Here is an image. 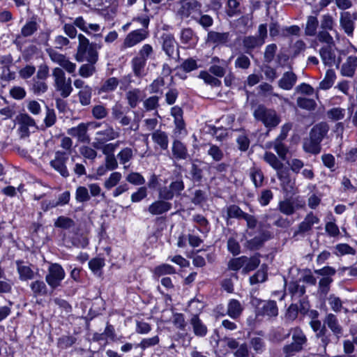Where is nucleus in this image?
<instances>
[{
    "mask_svg": "<svg viewBox=\"0 0 357 357\" xmlns=\"http://www.w3.org/2000/svg\"><path fill=\"white\" fill-rule=\"evenodd\" d=\"M52 76L56 91H58L63 98L69 96L73 91L71 79H67L63 70L59 68H55L53 70Z\"/></svg>",
    "mask_w": 357,
    "mask_h": 357,
    "instance_id": "f257e3e1",
    "label": "nucleus"
},
{
    "mask_svg": "<svg viewBox=\"0 0 357 357\" xmlns=\"http://www.w3.org/2000/svg\"><path fill=\"white\" fill-rule=\"evenodd\" d=\"M256 119L263 122L267 128L277 126L280 123V119L274 110L267 109L263 106H259L254 112Z\"/></svg>",
    "mask_w": 357,
    "mask_h": 357,
    "instance_id": "f03ea898",
    "label": "nucleus"
},
{
    "mask_svg": "<svg viewBox=\"0 0 357 357\" xmlns=\"http://www.w3.org/2000/svg\"><path fill=\"white\" fill-rule=\"evenodd\" d=\"M65 276V271L61 265L56 263L51 264L48 268L45 280L51 288L55 289L60 286Z\"/></svg>",
    "mask_w": 357,
    "mask_h": 357,
    "instance_id": "7ed1b4c3",
    "label": "nucleus"
},
{
    "mask_svg": "<svg viewBox=\"0 0 357 357\" xmlns=\"http://www.w3.org/2000/svg\"><path fill=\"white\" fill-rule=\"evenodd\" d=\"M292 335V342L284 348V352L287 355H291L294 352L302 349L303 345L306 342V337L303 331L299 328H294L291 331Z\"/></svg>",
    "mask_w": 357,
    "mask_h": 357,
    "instance_id": "20e7f679",
    "label": "nucleus"
},
{
    "mask_svg": "<svg viewBox=\"0 0 357 357\" xmlns=\"http://www.w3.org/2000/svg\"><path fill=\"white\" fill-rule=\"evenodd\" d=\"M18 130L22 137H26L31 132H34L36 126L34 120L25 114H20L17 118Z\"/></svg>",
    "mask_w": 357,
    "mask_h": 357,
    "instance_id": "39448f33",
    "label": "nucleus"
},
{
    "mask_svg": "<svg viewBox=\"0 0 357 357\" xmlns=\"http://www.w3.org/2000/svg\"><path fill=\"white\" fill-rule=\"evenodd\" d=\"M51 60L64 68L68 73H73L76 70V64L70 61L64 55L56 52L52 48L47 50Z\"/></svg>",
    "mask_w": 357,
    "mask_h": 357,
    "instance_id": "423d86ee",
    "label": "nucleus"
},
{
    "mask_svg": "<svg viewBox=\"0 0 357 357\" xmlns=\"http://www.w3.org/2000/svg\"><path fill=\"white\" fill-rule=\"evenodd\" d=\"M149 36L146 29H137L129 33L124 39L122 47L123 49L134 47L145 40Z\"/></svg>",
    "mask_w": 357,
    "mask_h": 357,
    "instance_id": "0eeeda50",
    "label": "nucleus"
},
{
    "mask_svg": "<svg viewBox=\"0 0 357 357\" xmlns=\"http://www.w3.org/2000/svg\"><path fill=\"white\" fill-rule=\"evenodd\" d=\"M88 125L79 123L77 126L68 130V134L72 137H76L79 142H89V137L87 135Z\"/></svg>",
    "mask_w": 357,
    "mask_h": 357,
    "instance_id": "6e6552de",
    "label": "nucleus"
},
{
    "mask_svg": "<svg viewBox=\"0 0 357 357\" xmlns=\"http://www.w3.org/2000/svg\"><path fill=\"white\" fill-rule=\"evenodd\" d=\"M278 178L280 181L281 187L286 193H293L294 191L295 183L289 177V172L287 169L280 171Z\"/></svg>",
    "mask_w": 357,
    "mask_h": 357,
    "instance_id": "1a4fd4ad",
    "label": "nucleus"
},
{
    "mask_svg": "<svg viewBox=\"0 0 357 357\" xmlns=\"http://www.w3.org/2000/svg\"><path fill=\"white\" fill-rule=\"evenodd\" d=\"M184 188L183 183L181 181L172 182L170 185V190L166 188L160 189L159 195L160 198L164 199H171L174 195L180 193Z\"/></svg>",
    "mask_w": 357,
    "mask_h": 357,
    "instance_id": "9d476101",
    "label": "nucleus"
},
{
    "mask_svg": "<svg viewBox=\"0 0 357 357\" xmlns=\"http://www.w3.org/2000/svg\"><path fill=\"white\" fill-rule=\"evenodd\" d=\"M65 154L61 152H56L54 159L50 162L51 166L63 176H68V172L65 165Z\"/></svg>",
    "mask_w": 357,
    "mask_h": 357,
    "instance_id": "9b49d317",
    "label": "nucleus"
},
{
    "mask_svg": "<svg viewBox=\"0 0 357 357\" xmlns=\"http://www.w3.org/2000/svg\"><path fill=\"white\" fill-rule=\"evenodd\" d=\"M357 68V56H349L343 63L340 73L342 76L351 77L355 74Z\"/></svg>",
    "mask_w": 357,
    "mask_h": 357,
    "instance_id": "f8f14e48",
    "label": "nucleus"
},
{
    "mask_svg": "<svg viewBox=\"0 0 357 357\" xmlns=\"http://www.w3.org/2000/svg\"><path fill=\"white\" fill-rule=\"evenodd\" d=\"M319 219L312 213H310L306 215L303 221L299 225L298 232H307L312 229V227L318 225Z\"/></svg>",
    "mask_w": 357,
    "mask_h": 357,
    "instance_id": "ddd939ff",
    "label": "nucleus"
},
{
    "mask_svg": "<svg viewBox=\"0 0 357 357\" xmlns=\"http://www.w3.org/2000/svg\"><path fill=\"white\" fill-rule=\"evenodd\" d=\"M340 22L341 26L344 30L346 33L348 35L352 34L354 31V17L350 13H342Z\"/></svg>",
    "mask_w": 357,
    "mask_h": 357,
    "instance_id": "4468645a",
    "label": "nucleus"
},
{
    "mask_svg": "<svg viewBox=\"0 0 357 357\" xmlns=\"http://www.w3.org/2000/svg\"><path fill=\"white\" fill-rule=\"evenodd\" d=\"M296 76L292 72L284 73L279 81V86L284 90H290L296 82Z\"/></svg>",
    "mask_w": 357,
    "mask_h": 357,
    "instance_id": "2eb2a0df",
    "label": "nucleus"
},
{
    "mask_svg": "<svg viewBox=\"0 0 357 357\" xmlns=\"http://www.w3.org/2000/svg\"><path fill=\"white\" fill-rule=\"evenodd\" d=\"M243 307L240 302L235 299L229 301L227 305V314L232 319H237L240 317Z\"/></svg>",
    "mask_w": 357,
    "mask_h": 357,
    "instance_id": "dca6fc26",
    "label": "nucleus"
},
{
    "mask_svg": "<svg viewBox=\"0 0 357 357\" xmlns=\"http://www.w3.org/2000/svg\"><path fill=\"white\" fill-rule=\"evenodd\" d=\"M171 204L165 201H156L150 205L149 211L153 215H159L168 211Z\"/></svg>",
    "mask_w": 357,
    "mask_h": 357,
    "instance_id": "f3484780",
    "label": "nucleus"
},
{
    "mask_svg": "<svg viewBox=\"0 0 357 357\" xmlns=\"http://www.w3.org/2000/svg\"><path fill=\"white\" fill-rule=\"evenodd\" d=\"M228 33H218L215 31H210L207 36L206 41L208 43H213L215 45L225 44L228 41Z\"/></svg>",
    "mask_w": 357,
    "mask_h": 357,
    "instance_id": "a211bd4d",
    "label": "nucleus"
},
{
    "mask_svg": "<svg viewBox=\"0 0 357 357\" xmlns=\"http://www.w3.org/2000/svg\"><path fill=\"white\" fill-rule=\"evenodd\" d=\"M328 131V126L326 123H320L312 128L310 135L320 143Z\"/></svg>",
    "mask_w": 357,
    "mask_h": 357,
    "instance_id": "6ab92c4d",
    "label": "nucleus"
},
{
    "mask_svg": "<svg viewBox=\"0 0 357 357\" xmlns=\"http://www.w3.org/2000/svg\"><path fill=\"white\" fill-rule=\"evenodd\" d=\"M303 149L305 152L317 154L321 150L320 143L310 135L303 142Z\"/></svg>",
    "mask_w": 357,
    "mask_h": 357,
    "instance_id": "aec40b11",
    "label": "nucleus"
},
{
    "mask_svg": "<svg viewBox=\"0 0 357 357\" xmlns=\"http://www.w3.org/2000/svg\"><path fill=\"white\" fill-rule=\"evenodd\" d=\"M162 47L164 51L169 56L173 55L176 45V43L174 37L169 34H165L162 36Z\"/></svg>",
    "mask_w": 357,
    "mask_h": 357,
    "instance_id": "412c9836",
    "label": "nucleus"
},
{
    "mask_svg": "<svg viewBox=\"0 0 357 357\" xmlns=\"http://www.w3.org/2000/svg\"><path fill=\"white\" fill-rule=\"evenodd\" d=\"M264 159L270 166L276 170L277 174L280 171L285 169L283 168V164L277 158L275 154L271 152H266L264 155Z\"/></svg>",
    "mask_w": 357,
    "mask_h": 357,
    "instance_id": "4be33fe9",
    "label": "nucleus"
},
{
    "mask_svg": "<svg viewBox=\"0 0 357 357\" xmlns=\"http://www.w3.org/2000/svg\"><path fill=\"white\" fill-rule=\"evenodd\" d=\"M261 314L268 317H276L278 310L276 303L273 301L262 302Z\"/></svg>",
    "mask_w": 357,
    "mask_h": 357,
    "instance_id": "5701e85b",
    "label": "nucleus"
},
{
    "mask_svg": "<svg viewBox=\"0 0 357 357\" xmlns=\"http://www.w3.org/2000/svg\"><path fill=\"white\" fill-rule=\"evenodd\" d=\"M336 79V75L333 70H328L324 79L319 83V88L323 90L330 89Z\"/></svg>",
    "mask_w": 357,
    "mask_h": 357,
    "instance_id": "b1692460",
    "label": "nucleus"
},
{
    "mask_svg": "<svg viewBox=\"0 0 357 357\" xmlns=\"http://www.w3.org/2000/svg\"><path fill=\"white\" fill-rule=\"evenodd\" d=\"M17 272L21 280H28L33 278L34 273L29 266H26L21 262H17Z\"/></svg>",
    "mask_w": 357,
    "mask_h": 357,
    "instance_id": "393cba45",
    "label": "nucleus"
},
{
    "mask_svg": "<svg viewBox=\"0 0 357 357\" xmlns=\"http://www.w3.org/2000/svg\"><path fill=\"white\" fill-rule=\"evenodd\" d=\"M152 139L162 149L165 150L167 149L168 137L165 132L157 130L152 134Z\"/></svg>",
    "mask_w": 357,
    "mask_h": 357,
    "instance_id": "a878e982",
    "label": "nucleus"
},
{
    "mask_svg": "<svg viewBox=\"0 0 357 357\" xmlns=\"http://www.w3.org/2000/svg\"><path fill=\"white\" fill-rule=\"evenodd\" d=\"M320 56L325 65L333 66L335 63V56L331 52V47L321 48Z\"/></svg>",
    "mask_w": 357,
    "mask_h": 357,
    "instance_id": "bb28decb",
    "label": "nucleus"
},
{
    "mask_svg": "<svg viewBox=\"0 0 357 357\" xmlns=\"http://www.w3.org/2000/svg\"><path fill=\"white\" fill-rule=\"evenodd\" d=\"M325 323L335 335H339L342 333V328L338 324L337 319L334 314H328L326 318Z\"/></svg>",
    "mask_w": 357,
    "mask_h": 357,
    "instance_id": "cd10ccee",
    "label": "nucleus"
},
{
    "mask_svg": "<svg viewBox=\"0 0 357 357\" xmlns=\"http://www.w3.org/2000/svg\"><path fill=\"white\" fill-rule=\"evenodd\" d=\"M91 96L92 89L89 86H86L84 89L79 90L78 97L82 105H89L91 103Z\"/></svg>",
    "mask_w": 357,
    "mask_h": 357,
    "instance_id": "c85d7f7f",
    "label": "nucleus"
},
{
    "mask_svg": "<svg viewBox=\"0 0 357 357\" xmlns=\"http://www.w3.org/2000/svg\"><path fill=\"white\" fill-rule=\"evenodd\" d=\"M122 178V175L119 172H114L105 181L104 186L106 189L110 190L116 186Z\"/></svg>",
    "mask_w": 357,
    "mask_h": 357,
    "instance_id": "c756f323",
    "label": "nucleus"
},
{
    "mask_svg": "<svg viewBox=\"0 0 357 357\" xmlns=\"http://www.w3.org/2000/svg\"><path fill=\"white\" fill-rule=\"evenodd\" d=\"M267 278V267L266 266H261V268L250 278L251 284H255L259 282L266 281Z\"/></svg>",
    "mask_w": 357,
    "mask_h": 357,
    "instance_id": "7c9ffc66",
    "label": "nucleus"
},
{
    "mask_svg": "<svg viewBox=\"0 0 357 357\" xmlns=\"http://www.w3.org/2000/svg\"><path fill=\"white\" fill-rule=\"evenodd\" d=\"M171 114L174 118V123L177 128L180 130L184 128V123L183 121V112L179 107H174L171 109Z\"/></svg>",
    "mask_w": 357,
    "mask_h": 357,
    "instance_id": "2f4dec72",
    "label": "nucleus"
},
{
    "mask_svg": "<svg viewBox=\"0 0 357 357\" xmlns=\"http://www.w3.org/2000/svg\"><path fill=\"white\" fill-rule=\"evenodd\" d=\"M77 37L79 40V45L77 48V59L78 61H82V59H79L78 56H83L84 54H86L88 48L90 47L91 45H89V39L86 38L84 35L79 34Z\"/></svg>",
    "mask_w": 357,
    "mask_h": 357,
    "instance_id": "473e14b6",
    "label": "nucleus"
},
{
    "mask_svg": "<svg viewBox=\"0 0 357 357\" xmlns=\"http://www.w3.org/2000/svg\"><path fill=\"white\" fill-rule=\"evenodd\" d=\"M172 152L176 158L185 159L187 156V150L185 146L178 141L173 143Z\"/></svg>",
    "mask_w": 357,
    "mask_h": 357,
    "instance_id": "72a5a7b5",
    "label": "nucleus"
},
{
    "mask_svg": "<svg viewBox=\"0 0 357 357\" xmlns=\"http://www.w3.org/2000/svg\"><path fill=\"white\" fill-rule=\"evenodd\" d=\"M195 333L199 336H204L206 334V327L201 322L197 316H194L191 319Z\"/></svg>",
    "mask_w": 357,
    "mask_h": 357,
    "instance_id": "f704fd0d",
    "label": "nucleus"
},
{
    "mask_svg": "<svg viewBox=\"0 0 357 357\" xmlns=\"http://www.w3.org/2000/svg\"><path fill=\"white\" fill-rule=\"evenodd\" d=\"M143 98L142 93L138 89L129 91L127 93V99L132 107L137 106L138 102Z\"/></svg>",
    "mask_w": 357,
    "mask_h": 357,
    "instance_id": "c9c22d12",
    "label": "nucleus"
},
{
    "mask_svg": "<svg viewBox=\"0 0 357 357\" xmlns=\"http://www.w3.org/2000/svg\"><path fill=\"white\" fill-rule=\"evenodd\" d=\"M96 135L99 136V139L104 141L112 140L119 137V132L110 127L104 130L98 131Z\"/></svg>",
    "mask_w": 357,
    "mask_h": 357,
    "instance_id": "e433bc0d",
    "label": "nucleus"
},
{
    "mask_svg": "<svg viewBox=\"0 0 357 357\" xmlns=\"http://www.w3.org/2000/svg\"><path fill=\"white\" fill-rule=\"evenodd\" d=\"M105 266V261L101 258L92 259L89 262V266L91 271L96 275H100L101 273V269Z\"/></svg>",
    "mask_w": 357,
    "mask_h": 357,
    "instance_id": "4c0bfd02",
    "label": "nucleus"
},
{
    "mask_svg": "<svg viewBox=\"0 0 357 357\" xmlns=\"http://www.w3.org/2000/svg\"><path fill=\"white\" fill-rule=\"evenodd\" d=\"M30 287L35 296L44 295L47 292L46 285L43 281H35L31 284Z\"/></svg>",
    "mask_w": 357,
    "mask_h": 357,
    "instance_id": "58836bf2",
    "label": "nucleus"
},
{
    "mask_svg": "<svg viewBox=\"0 0 357 357\" xmlns=\"http://www.w3.org/2000/svg\"><path fill=\"white\" fill-rule=\"evenodd\" d=\"M318 26V20L316 17L310 16L307 18L305 33L309 36H314L316 33L317 28Z\"/></svg>",
    "mask_w": 357,
    "mask_h": 357,
    "instance_id": "ea45409f",
    "label": "nucleus"
},
{
    "mask_svg": "<svg viewBox=\"0 0 357 357\" xmlns=\"http://www.w3.org/2000/svg\"><path fill=\"white\" fill-rule=\"evenodd\" d=\"M327 115L331 120H341L345 116V109L341 107H333L327 112Z\"/></svg>",
    "mask_w": 357,
    "mask_h": 357,
    "instance_id": "a19ab883",
    "label": "nucleus"
},
{
    "mask_svg": "<svg viewBox=\"0 0 357 357\" xmlns=\"http://www.w3.org/2000/svg\"><path fill=\"white\" fill-rule=\"evenodd\" d=\"M246 261V257L243 256L238 258H234L229 261V268L233 271H238L240 268L243 269L245 262Z\"/></svg>",
    "mask_w": 357,
    "mask_h": 357,
    "instance_id": "79ce46f5",
    "label": "nucleus"
},
{
    "mask_svg": "<svg viewBox=\"0 0 357 357\" xmlns=\"http://www.w3.org/2000/svg\"><path fill=\"white\" fill-rule=\"evenodd\" d=\"M259 263L260 261L257 257H252L250 258L246 257V261L243 266V273H247L254 270L259 266Z\"/></svg>",
    "mask_w": 357,
    "mask_h": 357,
    "instance_id": "37998d69",
    "label": "nucleus"
},
{
    "mask_svg": "<svg viewBox=\"0 0 357 357\" xmlns=\"http://www.w3.org/2000/svg\"><path fill=\"white\" fill-rule=\"evenodd\" d=\"M181 38L182 43L185 44H188L190 45H194L195 44L193 32L190 29H185L182 31Z\"/></svg>",
    "mask_w": 357,
    "mask_h": 357,
    "instance_id": "c03bdc74",
    "label": "nucleus"
},
{
    "mask_svg": "<svg viewBox=\"0 0 357 357\" xmlns=\"http://www.w3.org/2000/svg\"><path fill=\"white\" fill-rule=\"evenodd\" d=\"M76 200L79 202H86L90 199V196L86 188L80 186L76 190Z\"/></svg>",
    "mask_w": 357,
    "mask_h": 357,
    "instance_id": "a18cd8bd",
    "label": "nucleus"
},
{
    "mask_svg": "<svg viewBox=\"0 0 357 357\" xmlns=\"http://www.w3.org/2000/svg\"><path fill=\"white\" fill-rule=\"evenodd\" d=\"M37 29V24L35 22L30 21L25 24L22 28L21 33L23 36H31Z\"/></svg>",
    "mask_w": 357,
    "mask_h": 357,
    "instance_id": "49530a36",
    "label": "nucleus"
},
{
    "mask_svg": "<svg viewBox=\"0 0 357 357\" xmlns=\"http://www.w3.org/2000/svg\"><path fill=\"white\" fill-rule=\"evenodd\" d=\"M126 180L128 182L137 185H142L145 183L144 177L137 172L129 174L126 177Z\"/></svg>",
    "mask_w": 357,
    "mask_h": 357,
    "instance_id": "de8ad7c7",
    "label": "nucleus"
},
{
    "mask_svg": "<svg viewBox=\"0 0 357 357\" xmlns=\"http://www.w3.org/2000/svg\"><path fill=\"white\" fill-rule=\"evenodd\" d=\"M73 225L74 222L70 218L63 216H60L54 222L55 227L63 229H68L73 227Z\"/></svg>",
    "mask_w": 357,
    "mask_h": 357,
    "instance_id": "09e8293b",
    "label": "nucleus"
},
{
    "mask_svg": "<svg viewBox=\"0 0 357 357\" xmlns=\"http://www.w3.org/2000/svg\"><path fill=\"white\" fill-rule=\"evenodd\" d=\"M146 64V61L140 58H135L132 61L133 70L136 75L140 76L143 73V70Z\"/></svg>",
    "mask_w": 357,
    "mask_h": 357,
    "instance_id": "8fccbe9b",
    "label": "nucleus"
},
{
    "mask_svg": "<svg viewBox=\"0 0 357 357\" xmlns=\"http://www.w3.org/2000/svg\"><path fill=\"white\" fill-rule=\"evenodd\" d=\"M154 272L155 275L160 276L166 274H173L175 273V270L172 266L164 264L157 266Z\"/></svg>",
    "mask_w": 357,
    "mask_h": 357,
    "instance_id": "3c124183",
    "label": "nucleus"
},
{
    "mask_svg": "<svg viewBox=\"0 0 357 357\" xmlns=\"http://www.w3.org/2000/svg\"><path fill=\"white\" fill-rule=\"evenodd\" d=\"M95 70L93 63H91V64H84L80 67L79 74L82 77L87 78L94 73Z\"/></svg>",
    "mask_w": 357,
    "mask_h": 357,
    "instance_id": "603ef678",
    "label": "nucleus"
},
{
    "mask_svg": "<svg viewBox=\"0 0 357 357\" xmlns=\"http://www.w3.org/2000/svg\"><path fill=\"white\" fill-rule=\"evenodd\" d=\"M117 157L120 163L125 165L132 158V151L130 148H125L119 153Z\"/></svg>",
    "mask_w": 357,
    "mask_h": 357,
    "instance_id": "864d4df0",
    "label": "nucleus"
},
{
    "mask_svg": "<svg viewBox=\"0 0 357 357\" xmlns=\"http://www.w3.org/2000/svg\"><path fill=\"white\" fill-rule=\"evenodd\" d=\"M227 215L231 218H243L245 213L238 206L232 205L228 207Z\"/></svg>",
    "mask_w": 357,
    "mask_h": 357,
    "instance_id": "5fc2aeb1",
    "label": "nucleus"
},
{
    "mask_svg": "<svg viewBox=\"0 0 357 357\" xmlns=\"http://www.w3.org/2000/svg\"><path fill=\"white\" fill-rule=\"evenodd\" d=\"M335 22L333 21V17L329 15H325L322 17V20L321 22V27L323 31H333L334 27Z\"/></svg>",
    "mask_w": 357,
    "mask_h": 357,
    "instance_id": "6e6d98bb",
    "label": "nucleus"
},
{
    "mask_svg": "<svg viewBox=\"0 0 357 357\" xmlns=\"http://www.w3.org/2000/svg\"><path fill=\"white\" fill-rule=\"evenodd\" d=\"M273 148L279 157L282 160H285L288 149L283 144L281 143V141L276 139L274 142Z\"/></svg>",
    "mask_w": 357,
    "mask_h": 357,
    "instance_id": "4d7b16f0",
    "label": "nucleus"
},
{
    "mask_svg": "<svg viewBox=\"0 0 357 357\" xmlns=\"http://www.w3.org/2000/svg\"><path fill=\"white\" fill-rule=\"evenodd\" d=\"M298 105L303 109L311 110L315 107V102L309 98H298L297 100Z\"/></svg>",
    "mask_w": 357,
    "mask_h": 357,
    "instance_id": "13d9d810",
    "label": "nucleus"
},
{
    "mask_svg": "<svg viewBox=\"0 0 357 357\" xmlns=\"http://www.w3.org/2000/svg\"><path fill=\"white\" fill-rule=\"evenodd\" d=\"M81 56L84 57V59L89 62L94 63L98 59V52L94 50L93 45H91L88 48L86 53Z\"/></svg>",
    "mask_w": 357,
    "mask_h": 357,
    "instance_id": "bf43d9fd",
    "label": "nucleus"
},
{
    "mask_svg": "<svg viewBox=\"0 0 357 357\" xmlns=\"http://www.w3.org/2000/svg\"><path fill=\"white\" fill-rule=\"evenodd\" d=\"M279 206L280 211L285 215H291L294 212L293 204L289 200L281 202Z\"/></svg>",
    "mask_w": 357,
    "mask_h": 357,
    "instance_id": "052dcab7",
    "label": "nucleus"
},
{
    "mask_svg": "<svg viewBox=\"0 0 357 357\" xmlns=\"http://www.w3.org/2000/svg\"><path fill=\"white\" fill-rule=\"evenodd\" d=\"M199 77L202 79L205 83L216 86L220 84V81L210 75L206 71H202L199 73Z\"/></svg>",
    "mask_w": 357,
    "mask_h": 357,
    "instance_id": "680f3d73",
    "label": "nucleus"
},
{
    "mask_svg": "<svg viewBox=\"0 0 357 357\" xmlns=\"http://www.w3.org/2000/svg\"><path fill=\"white\" fill-rule=\"evenodd\" d=\"M159 342V337L154 336L150 338H145L142 340L139 346L142 349H145L149 347L154 346Z\"/></svg>",
    "mask_w": 357,
    "mask_h": 357,
    "instance_id": "e2e57ef3",
    "label": "nucleus"
},
{
    "mask_svg": "<svg viewBox=\"0 0 357 357\" xmlns=\"http://www.w3.org/2000/svg\"><path fill=\"white\" fill-rule=\"evenodd\" d=\"M227 248L234 255H238L240 253V245L238 243L232 238H229L227 241Z\"/></svg>",
    "mask_w": 357,
    "mask_h": 357,
    "instance_id": "0e129e2a",
    "label": "nucleus"
},
{
    "mask_svg": "<svg viewBox=\"0 0 357 357\" xmlns=\"http://www.w3.org/2000/svg\"><path fill=\"white\" fill-rule=\"evenodd\" d=\"M328 303L335 312H340L342 308V301L338 297L331 296L328 298Z\"/></svg>",
    "mask_w": 357,
    "mask_h": 357,
    "instance_id": "69168bd1",
    "label": "nucleus"
},
{
    "mask_svg": "<svg viewBox=\"0 0 357 357\" xmlns=\"http://www.w3.org/2000/svg\"><path fill=\"white\" fill-rule=\"evenodd\" d=\"M287 163L291 171L296 174L298 173L304 166L303 162L297 158L291 159Z\"/></svg>",
    "mask_w": 357,
    "mask_h": 357,
    "instance_id": "338daca9",
    "label": "nucleus"
},
{
    "mask_svg": "<svg viewBox=\"0 0 357 357\" xmlns=\"http://www.w3.org/2000/svg\"><path fill=\"white\" fill-rule=\"evenodd\" d=\"M81 154L86 158L93 160L97 155L96 151L89 146H82L80 149Z\"/></svg>",
    "mask_w": 357,
    "mask_h": 357,
    "instance_id": "774afa93",
    "label": "nucleus"
}]
</instances>
